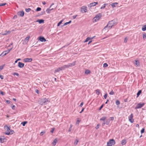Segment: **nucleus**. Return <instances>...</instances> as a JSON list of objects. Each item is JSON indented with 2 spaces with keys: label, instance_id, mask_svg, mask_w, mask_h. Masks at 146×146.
Returning <instances> with one entry per match:
<instances>
[{
  "label": "nucleus",
  "instance_id": "nucleus-1",
  "mask_svg": "<svg viewBox=\"0 0 146 146\" xmlns=\"http://www.w3.org/2000/svg\"><path fill=\"white\" fill-rule=\"evenodd\" d=\"M117 24V22L115 20H113L109 22L108 24L104 28V30H106L107 28L110 29L116 25Z\"/></svg>",
  "mask_w": 146,
  "mask_h": 146
},
{
  "label": "nucleus",
  "instance_id": "nucleus-2",
  "mask_svg": "<svg viewBox=\"0 0 146 146\" xmlns=\"http://www.w3.org/2000/svg\"><path fill=\"white\" fill-rule=\"evenodd\" d=\"M4 129L6 131L5 133L7 135H9L12 134L14 133V131L13 130L10 129V127L7 125L4 126Z\"/></svg>",
  "mask_w": 146,
  "mask_h": 146
},
{
  "label": "nucleus",
  "instance_id": "nucleus-3",
  "mask_svg": "<svg viewBox=\"0 0 146 146\" xmlns=\"http://www.w3.org/2000/svg\"><path fill=\"white\" fill-rule=\"evenodd\" d=\"M50 101L48 99L44 98L40 100H39V102L40 104L43 105L48 104L49 102Z\"/></svg>",
  "mask_w": 146,
  "mask_h": 146
},
{
  "label": "nucleus",
  "instance_id": "nucleus-4",
  "mask_svg": "<svg viewBox=\"0 0 146 146\" xmlns=\"http://www.w3.org/2000/svg\"><path fill=\"white\" fill-rule=\"evenodd\" d=\"M101 15L100 14L96 15L93 19L92 21L94 23L98 21L101 18Z\"/></svg>",
  "mask_w": 146,
  "mask_h": 146
},
{
  "label": "nucleus",
  "instance_id": "nucleus-5",
  "mask_svg": "<svg viewBox=\"0 0 146 146\" xmlns=\"http://www.w3.org/2000/svg\"><path fill=\"white\" fill-rule=\"evenodd\" d=\"M115 143V141L113 139H110L107 142L108 146H112L114 145Z\"/></svg>",
  "mask_w": 146,
  "mask_h": 146
},
{
  "label": "nucleus",
  "instance_id": "nucleus-6",
  "mask_svg": "<svg viewBox=\"0 0 146 146\" xmlns=\"http://www.w3.org/2000/svg\"><path fill=\"white\" fill-rule=\"evenodd\" d=\"M30 38V36H28L26 37L24 40H22L23 44H26L29 41Z\"/></svg>",
  "mask_w": 146,
  "mask_h": 146
},
{
  "label": "nucleus",
  "instance_id": "nucleus-7",
  "mask_svg": "<svg viewBox=\"0 0 146 146\" xmlns=\"http://www.w3.org/2000/svg\"><path fill=\"white\" fill-rule=\"evenodd\" d=\"M101 120L103 122L102 125H104L105 124L108 125L110 122V120L109 119H101Z\"/></svg>",
  "mask_w": 146,
  "mask_h": 146
},
{
  "label": "nucleus",
  "instance_id": "nucleus-8",
  "mask_svg": "<svg viewBox=\"0 0 146 146\" xmlns=\"http://www.w3.org/2000/svg\"><path fill=\"white\" fill-rule=\"evenodd\" d=\"M145 104L144 103H139L136 106L135 108L136 109H139L141 108L142 107H143Z\"/></svg>",
  "mask_w": 146,
  "mask_h": 146
},
{
  "label": "nucleus",
  "instance_id": "nucleus-9",
  "mask_svg": "<svg viewBox=\"0 0 146 146\" xmlns=\"http://www.w3.org/2000/svg\"><path fill=\"white\" fill-rule=\"evenodd\" d=\"M98 4V3L97 2H94L89 4L88 5V6L89 7H94L96 6Z\"/></svg>",
  "mask_w": 146,
  "mask_h": 146
},
{
  "label": "nucleus",
  "instance_id": "nucleus-10",
  "mask_svg": "<svg viewBox=\"0 0 146 146\" xmlns=\"http://www.w3.org/2000/svg\"><path fill=\"white\" fill-rule=\"evenodd\" d=\"M10 51V50H7L4 51L3 52L1 55H0V56H3L5 55H6L7 53L9 52Z\"/></svg>",
  "mask_w": 146,
  "mask_h": 146
},
{
  "label": "nucleus",
  "instance_id": "nucleus-11",
  "mask_svg": "<svg viewBox=\"0 0 146 146\" xmlns=\"http://www.w3.org/2000/svg\"><path fill=\"white\" fill-rule=\"evenodd\" d=\"M83 11H84V13H86L87 11V9L86 7L84 6L82 7L81 8V11L82 12V13H83Z\"/></svg>",
  "mask_w": 146,
  "mask_h": 146
},
{
  "label": "nucleus",
  "instance_id": "nucleus-12",
  "mask_svg": "<svg viewBox=\"0 0 146 146\" xmlns=\"http://www.w3.org/2000/svg\"><path fill=\"white\" fill-rule=\"evenodd\" d=\"M7 140V139L5 138L4 137H2L0 138V143H3L6 142Z\"/></svg>",
  "mask_w": 146,
  "mask_h": 146
},
{
  "label": "nucleus",
  "instance_id": "nucleus-13",
  "mask_svg": "<svg viewBox=\"0 0 146 146\" xmlns=\"http://www.w3.org/2000/svg\"><path fill=\"white\" fill-rule=\"evenodd\" d=\"M10 33H11L10 31H6L5 32H2L1 33V34L2 35H8V34H10Z\"/></svg>",
  "mask_w": 146,
  "mask_h": 146
},
{
  "label": "nucleus",
  "instance_id": "nucleus-14",
  "mask_svg": "<svg viewBox=\"0 0 146 146\" xmlns=\"http://www.w3.org/2000/svg\"><path fill=\"white\" fill-rule=\"evenodd\" d=\"M39 40L42 42H45L46 41V40L42 36H40L39 37Z\"/></svg>",
  "mask_w": 146,
  "mask_h": 146
},
{
  "label": "nucleus",
  "instance_id": "nucleus-15",
  "mask_svg": "<svg viewBox=\"0 0 146 146\" xmlns=\"http://www.w3.org/2000/svg\"><path fill=\"white\" fill-rule=\"evenodd\" d=\"M32 58H25L24 59V61L25 62H31L32 61Z\"/></svg>",
  "mask_w": 146,
  "mask_h": 146
},
{
  "label": "nucleus",
  "instance_id": "nucleus-16",
  "mask_svg": "<svg viewBox=\"0 0 146 146\" xmlns=\"http://www.w3.org/2000/svg\"><path fill=\"white\" fill-rule=\"evenodd\" d=\"M76 63V61H74V62H72V63H69L68 64V67H72V66H74L75 65Z\"/></svg>",
  "mask_w": 146,
  "mask_h": 146
},
{
  "label": "nucleus",
  "instance_id": "nucleus-17",
  "mask_svg": "<svg viewBox=\"0 0 146 146\" xmlns=\"http://www.w3.org/2000/svg\"><path fill=\"white\" fill-rule=\"evenodd\" d=\"M24 64L21 62H19L18 63V66L20 68H22L24 67Z\"/></svg>",
  "mask_w": 146,
  "mask_h": 146
},
{
  "label": "nucleus",
  "instance_id": "nucleus-18",
  "mask_svg": "<svg viewBox=\"0 0 146 146\" xmlns=\"http://www.w3.org/2000/svg\"><path fill=\"white\" fill-rule=\"evenodd\" d=\"M24 12L23 11H20L18 12V15L20 16H23L24 15Z\"/></svg>",
  "mask_w": 146,
  "mask_h": 146
},
{
  "label": "nucleus",
  "instance_id": "nucleus-19",
  "mask_svg": "<svg viewBox=\"0 0 146 146\" xmlns=\"http://www.w3.org/2000/svg\"><path fill=\"white\" fill-rule=\"evenodd\" d=\"M62 70H65L66 68H69L68 65H64L60 67Z\"/></svg>",
  "mask_w": 146,
  "mask_h": 146
},
{
  "label": "nucleus",
  "instance_id": "nucleus-20",
  "mask_svg": "<svg viewBox=\"0 0 146 146\" xmlns=\"http://www.w3.org/2000/svg\"><path fill=\"white\" fill-rule=\"evenodd\" d=\"M135 65H136V66L137 67L139 66V61L138 60H135Z\"/></svg>",
  "mask_w": 146,
  "mask_h": 146
},
{
  "label": "nucleus",
  "instance_id": "nucleus-21",
  "mask_svg": "<svg viewBox=\"0 0 146 146\" xmlns=\"http://www.w3.org/2000/svg\"><path fill=\"white\" fill-rule=\"evenodd\" d=\"M60 70H62L60 67L56 68L54 71V73H55L57 72H59Z\"/></svg>",
  "mask_w": 146,
  "mask_h": 146
},
{
  "label": "nucleus",
  "instance_id": "nucleus-22",
  "mask_svg": "<svg viewBox=\"0 0 146 146\" xmlns=\"http://www.w3.org/2000/svg\"><path fill=\"white\" fill-rule=\"evenodd\" d=\"M57 142V139H55L54 140L53 142L52 143V144L53 145L55 146Z\"/></svg>",
  "mask_w": 146,
  "mask_h": 146
},
{
  "label": "nucleus",
  "instance_id": "nucleus-23",
  "mask_svg": "<svg viewBox=\"0 0 146 146\" xmlns=\"http://www.w3.org/2000/svg\"><path fill=\"white\" fill-rule=\"evenodd\" d=\"M94 37H88L86 38V40L84 41V42H87L89 40L92 39Z\"/></svg>",
  "mask_w": 146,
  "mask_h": 146
},
{
  "label": "nucleus",
  "instance_id": "nucleus-24",
  "mask_svg": "<svg viewBox=\"0 0 146 146\" xmlns=\"http://www.w3.org/2000/svg\"><path fill=\"white\" fill-rule=\"evenodd\" d=\"M118 4V3L116 2L112 3L111 4V5L113 7H114L116 6V5H117Z\"/></svg>",
  "mask_w": 146,
  "mask_h": 146
},
{
  "label": "nucleus",
  "instance_id": "nucleus-25",
  "mask_svg": "<svg viewBox=\"0 0 146 146\" xmlns=\"http://www.w3.org/2000/svg\"><path fill=\"white\" fill-rule=\"evenodd\" d=\"M121 144L122 145H125L126 143V141L125 139H123L121 141Z\"/></svg>",
  "mask_w": 146,
  "mask_h": 146
},
{
  "label": "nucleus",
  "instance_id": "nucleus-26",
  "mask_svg": "<svg viewBox=\"0 0 146 146\" xmlns=\"http://www.w3.org/2000/svg\"><path fill=\"white\" fill-rule=\"evenodd\" d=\"M71 22V21H70L69 22H66L63 25L61 26V27H63L64 26L68 24H70Z\"/></svg>",
  "mask_w": 146,
  "mask_h": 146
},
{
  "label": "nucleus",
  "instance_id": "nucleus-27",
  "mask_svg": "<svg viewBox=\"0 0 146 146\" xmlns=\"http://www.w3.org/2000/svg\"><path fill=\"white\" fill-rule=\"evenodd\" d=\"M37 22H38L40 24L42 23H44V21L43 19H40L37 20Z\"/></svg>",
  "mask_w": 146,
  "mask_h": 146
},
{
  "label": "nucleus",
  "instance_id": "nucleus-28",
  "mask_svg": "<svg viewBox=\"0 0 146 146\" xmlns=\"http://www.w3.org/2000/svg\"><path fill=\"white\" fill-rule=\"evenodd\" d=\"M146 38V34L145 33H143V39L144 40H145Z\"/></svg>",
  "mask_w": 146,
  "mask_h": 146
},
{
  "label": "nucleus",
  "instance_id": "nucleus-29",
  "mask_svg": "<svg viewBox=\"0 0 146 146\" xmlns=\"http://www.w3.org/2000/svg\"><path fill=\"white\" fill-rule=\"evenodd\" d=\"M96 93L97 94L99 95L100 93V90L99 89H97L96 90Z\"/></svg>",
  "mask_w": 146,
  "mask_h": 146
},
{
  "label": "nucleus",
  "instance_id": "nucleus-30",
  "mask_svg": "<svg viewBox=\"0 0 146 146\" xmlns=\"http://www.w3.org/2000/svg\"><path fill=\"white\" fill-rule=\"evenodd\" d=\"M141 93V91L139 90L137 94V97H138Z\"/></svg>",
  "mask_w": 146,
  "mask_h": 146
},
{
  "label": "nucleus",
  "instance_id": "nucleus-31",
  "mask_svg": "<svg viewBox=\"0 0 146 146\" xmlns=\"http://www.w3.org/2000/svg\"><path fill=\"white\" fill-rule=\"evenodd\" d=\"M142 30L143 31L146 30V25H144L142 28Z\"/></svg>",
  "mask_w": 146,
  "mask_h": 146
},
{
  "label": "nucleus",
  "instance_id": "nucleus-32",
  "mask_svg": "<svg viewBox=\"0 0 146 146\" xmlns=\"http://www.w3.org/2000/svg\"><path fill=\"white\" fill-rule=\"evenodd\" d=\"M27 123V121H25L21 123V124H22L23 126L25 125Z\"/></svg>",
  "mask_w": 146,
  "mask_h": 146
},
{
  "label": "nucleus",
  "instance_id": "nucleus-33",
  "mask_svg": "<svg viewBox=\"0 0 146 146\" xmlns=\"http://www.w3.org/2000/svg\"><path fill=\"white\" fill-rule=\"evenodd\" d=\"M128 39V38L127 37H125L124 39V42L125 43H126L127 42Z\"/></svg>",
  "mask_w": 146,
  "mask_h": 146
},
{
  "label": "nucleus",
  "instance_id": "nucleus-34",
  "mask_svg": "<svg viewBox=\"0 0 146 146\" xmlns=\"http://www.w3.org/2000/svg\"><path fill=\"white\" fill-rule=\"evenodd\" d=\"M80 120H78L76 122V125L77 126H78L79 125V123L80 122Z\"/></svg>",
  "mask_w": 146,
  "mask_h": 146
},
{
  "label": "nucleus",
  "instance_id": "nucleus-35",
  "mask_svg": "<svg viewBox=\"0 0 146 146\" xmlns=\"http://www.w3.org/2000/svg\"><path fill=\"white\" fill-rule=\"evenodd\" d=\"M90 72V71L89 70H87L85 71V73L86 74H88Z\"/></svg>",
  "mask_w": 146,
  "mask_h": 146
},
{
  "label": "nucleus",
  "instance_id": "nucleus-36",
  "mask_svg": "<svg viewBox=\"0 0 146 146\" xmlns=\"http://www.w3.org/2000/svg\"><path fill=\"white\" fill-rule=\"evenodd\" d=\"M115 103L117 105H119L120 104V102H119V101L118 100H117L116 101V102H115Z\"/></svg>",
  "mask_w": 146,
  "mask_h": 146
},
{
  "label": "nucleus",
  "instance_id": "nucleus-37",
  "mask_svg": "<svg viewBox=\"0 0 146 146\" xmlns=\"http://www.w3.org/2000/svg\"><path fill=\"white\" fill-rule=\"evenodd\" d=\"M78 142V140H77V139L76 140L74 143V144L75 145H77Z\"/></svg>",
  "mask_w": 146,
  "mask_h": 146
},
{
  "label": "nucleus",
  "instance_id": "nucleus-38",
  "mask_svg": "<svg viewBox=\"0 0 146 146\" xmlns=\"http://www.w3.org/2000/svg\"><path fill=\"white\" fill-rule=\"evenodd\" d=\"M63 21V20H62L57 25V26H59V25L62 23V21Z\"/></svg>",
  "mask_w": 146,
  "mask_h": 146
},
{
  "label": "nucleus",
  "instance_id": "nucleus-39",
  "mask_svg": "<svg viewBox=\"0 0 146 146\" xmlns=\"http://www.w3.org/2000/svg\"><path fill=\"white\" fill-rule=\"evenodd\" d=\"M50 10L49 8L47 9L46 10V11L48 13H50Z\"/></svg>",
  "mask_w": 146,
  "mask_h": 146
},
{
  "label": "nucleus",
  "instance_id": "nucleus-40",
  "mask_svg": "<svg viewBox=\"0 0 146 146\" xmlns=\"http://www.w3.org/2000/svg\"><path fill=\"white\" fill-rule=\"evenodd\" d=\"M31 10V9L30 8L26 9V11L27 12H29Z\"/></svg>",
  "mask_w": 146,
  "mask_h": 146
},
{
  "label": "nucleus",
  "instance_id": "nucleus-41",
  "mask_svg": "<svg viewBox=\"0 0 146 146\" xmlns=\"http://www.w3.org/2000/svg\"><path fill=\"white\" fill-rule=\"evenodd\" d=\"M108 66V64L106 63H105L103 64V67H106Z\"/></svg>",
  "mask_w": 146,
  "mask_h": 146
},
{
  "label": "nucleus",
  "instance_id": "nucleus-42",
  "mask_svg": "<svg viewBox=\"0 0 146 146\" xmlns=\"http://www.w3.org/2000/svg\"><path fill=\"white\" fill-rule=\"evenodd\" d=\"M41 10V8L40 7H38L36 9V11H39Z\"/></svg>",
  "mask_w": 146,
  "mask_h": 146
},
{
  "label": "nucleus",
  "instance_id": "nucleus-43",
  "mask_svg": "<svg viewBox=\"0 0 146 146\" xmlns=\"http://www.w3.org/2000/svg\"><path fill=\"white\" fill-rule=\"evenodd\" d=\"M4 66V65H3V66H0V71L2 70Z\"/></svg>",
  "mask_w": 146,
  "mask_h": 146
},
{
  "label": "nucleus",
  "instance_id": "nucleus-44",
  "mask_svg": "<svg viewBox=\"0 0 146 146\" xmlns=\"http://www.w3.org/2000/svg\"><path fill=\"white\" fill-rule=\"evenodd\" d=\"M129 121L131 123H133L134 121V119H129Z\"/></svg>",
  "mask_w": 146,
  "mask_h": 146
},
{
  "label": "nucleus",
  "instance_id": "nucleus-45",
  "mask_svg": "<svg viewBox=\"0 0 146 146\" xmlns=\"http://www.w3.org/2000/svg\"><path fill=\"white\" fill-rule=\"evenodd\" d=\"M13 75H16L18 76H19V74L17 73H13Z\"/></svg>",
  "mask_w": 146,
  "mask_h": 146
},
{
  "label": "nucleus",
  "instance_id": "nucleus-46",
  "mask_svg": "<svg viewBox=\"0 0 146 146\" xmlns=\"http://www.w3.org/2000/svg\"><path fill=\"white\" fill-rule=\"evenodd\" d=\"M54 5V3H53L52 4V5H51V6H50V8L49 9H50V10L51 11V10H52L53 9V8H51L50 9L51 7L53 5Z\"/></svg>",
  "mask_w": 146,
  "mask_h": 146
},
{
  "label": "nucleus",
  "instance_id": "nucleus-47",
  "mask_svg": "<svg viewBox=\"0 0 146 146\" xmlns=\"http://www.w3.org/2000/svg\"><path fill=\"white\" fill-rule=\"evenodd\" d=\"M144 131H145V129L143 128L141 130V133H143L144 132Z\"/></svg>",
  "mask_w": 146,
  "mask_h": 146
},
{
  "label": "nucleus",
  "instance_id": "nucleus-48",
  "mask_svg": "<svg viewBox=\"0 0 146 146\" xmlns=\"http://www.w3.org/2000/svg\"><path fill=\"white\" fill-rule=\"evenodd\" d=\"M114 94V92L112 91L111 92L109 93V94L111 95H113Z\"/></svg>",
  "mask_w": 146,
  "mask_h": 146
},
{
  "label": "nucleus",
  "instance_id": "nucleus-49",
  "mask_svg": "<svg viewBox=\"0 0 146 146\" xmlns=\"http://www.w3.org/2000/svg\"><path fill=\"white\" fill-rule=\"evenodd\" d=\"M6 4V3H2L0 4V6H3Z\"/></svg>",
  "mask_w": 146,
  "mask_h": 146
},
{
  "label": "nucleus",
  "instance_id": "nucleus-50",
  "mask_svg": "<svg viewBox=\"0 0 146 146\" xmlns=\"http://www.w3.org/2000/svg\"><path fill=\"white\" fill-rule=\"evenodd\" d=\"M108 95V94L107 93L104 96V98L106 99V98L107 97Z\"/></svg>",
  "mask_w": 146,
  "mask_h": 146
},
{
  "label": "nucleus",
  "instance_id": "nucleus-51",
  "mask_svg": "<svg viewBox=\"0 0 146 146\" xmlns=\"http://www.w3.org/2000/svg\"><path fill=\"white\" fill-rule=\"evenodd\" d=\"M44 133H45V131H42V132H41L40 133V135H43L44 134Z\"/></svg>",
  "mask_w": 146,
  "mask_h": 146
},
{
  "label": "nucleus",
  "instance_id": "nucleus-52",
  "mask_svg": "<svg viewBox=\"0 0 146 146\" xmlns=\"http://www.w3.org/2000/svg\"><path fill=\"white\" fill-rule=\"evenodd\" d=\"M54 129H55L54 128H52V130L50 131V132L51 133H53L54 130Z\"/></svg>",
  "mask_w": 146,
  "mask_h": 146
},
{
  "label": "nucleus",
  "instance_id": "nucleus-53",
  "mask_svg": "<svg viewBox=\"0 0 146 146\" xmlns=\"http://www.w3.org/2000/svg\"><path fill=\"white\" fill-rule=\"evenodd\" d=\"M77 16V15H75V16H73L72 17H73V18L74 19H75L76 17Z\"/></svg>",
  "mask_w": 146,
  "mask_h": 146
},
{
  "label": "nucleus",
  "instance_id": "nucleus-54",
  "mask_svg": "<svg viewBox=\"0 0 146 146\" xmlns=\"http://www.w3.org/2000/svg\"><path fill=\"white\" fill-rule=\"evenodd\" d=\"M0 94L2 95H4V92L2 91H0Z\"/></svg>",
  "mask_w": 146,
  "mask_h": 146
},
{
  "label": "nucleus",
  "instance_id": "nucleus-55",
  "mask_svg": "<svg viewBox=\"0 0 146 146\" xmlns=\"http://www.w3.org/2000/svg\"><path fill=\"white\" fill-rule=\"evenodd\" d=\"M133 117V115L132 114H131L130 116L129 119H132Z\"/></svg>",
  "mask_w": 146,
  "mask_h": 146
},
{
  "label": "nucleus",
  "instance_id": "nucleus-56",
  "mask_svg": "<svg viewBox=\"0 0 146 146\" xmlns=\"http://www.w3.org/2000/svg\"><path fill=\"white\" fill-rule=\"evenodd\" d=\"M36 92L38 94H39V91L38 90H36Z\"/></svg>",
  "mask_w": 146,
  "mask_h": 146
},
{
  "label": "nucleus",
  "instance_id": "nucleus-57",
  "mask_svg": "<svg viewBox=\"0 0 146 146\" xmlns=\"http://www.w3.org/2000/svg\"><path fill=\"white\" fill-rule=\"evenodd\" d=\"M99 128V125L98 124L95 127V128L97 129Z\"/></svg>",
  "mask_w": 146,
  "mask_h": 146
},
{
  "label": "nucleus",
  "instance_id": "nucleus-58",
  "mask_svg": "<svg viewBox=\"0 0 146 146\" xmlns=\"http://www.w3.org/2000/svg\"><path fill=\"white\" fill-rule=\"evenodd\" d=\"M84 110V108H83L82 109V110H81V111L80 112V113H81Z\"/></svg>",
  "mask_w": 146,
  "mask_h": 146
},
{
  "label": "nucleus",
  "instance_id": "nucleus-59",
  "mask_svg": "<svg viewBox=\"0 0 146 146\" xmlns=\"http://www.w3.org/2000/svg\"><path fill=\"white\" fill-rule=\"evenodd\" d=\"M83 102H82L80 104V106L81 107H82V105H83Z\"/></svg>",
  "mask_w": 146,
  "mask_h": 146
},
{
  "label": "nucleus",
  "instance_id": "nucleus-60",
  "mask_svg": "<svg viewBox=\"0 0 146 146\" xmlns=\"http://www.w3.org/2000/svg\"><path fill=\"white\" fill-rule=\"evenodd\" d=\"M105 7V6L103 5V6H102V7H101V9H104V8Z\"/></svg>",
  "mask_w": 146,
  "mask_h": 146
},
{
  "label": "nucleus",
  "instance_id": "nucleus-61",
  "mask_svg": "<svg viewBox=\"0 0 146 146\" xmlns=\"http://www.w3.org/2000/svg\"><path fill=\"white\" fill-rule=\"evenodd\" d=\"M103 105H102V106H101L100 107V109L99 110H100L101 109L103 108Z\"/></svg>",
  "mask_w": 146,
  "mask_h": 146
},
{
  "label": "nucleus",
  "instance_id": "nucleus-62",
  "mask_svg": "<svg viewBox=\"0 0 146 146\" xmlns=\"http://www.w3.org/2000/svg\"><path fill=\"white\" fill-rule=\"evenodd\" d=\"M15 106L14 105H13L12 107V108L13 109V110H14L15 109Z\"/></svg>",
  "mask_w": 146,
  "mask_h": 146
},
{
  "label": "nucleus",
  "instance_id": "nucleus-63",
  "mask_svg": "<svg viewBox=\"0 0 146 146\" xmlns=\"http://www.w3.org/2000/svg\"><path fill=\"white\" fill-rule=\"evenodd\" d=\"M72 128H69L68 129V131L70 132L71 131Z\"/></svg>",
  "mask_w": 146,
  "mask_h": 146
},
{
  "label": "nucleus",
  "instance_id": "nucleus-64",
  "mask_svg": "<svg viewBox=\"0 0 146 146\" xmlns=\"http://www.w3.org/2000/svg\"><path fill=\"white\" fill-rule=\"evenodd\" d=\"M0 78H1L2 79H3V76L2 75H0Z\"/></svg>",
  "mask_w": 146,
  "mask_h": 146
}]
</instances>
